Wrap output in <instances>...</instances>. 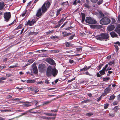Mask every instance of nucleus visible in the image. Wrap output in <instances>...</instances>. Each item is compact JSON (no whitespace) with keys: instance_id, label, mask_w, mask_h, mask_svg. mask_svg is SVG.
Segmentation results:
<instances>
[{"instance_id":"nucleus-1","label":"nucleus","mask_w":120,"mask_h":120,"mask_svg":"<svg viewBox=\"0 0 120 120\" xmlns=\"http://www.w3.org/2000/svg\"><path fill=\"white\" fill-rule=\"evenodd\" d=\"M57 71L55 68L49 66L48 67L46 71V75L48 77L50 76L51 75L55 77L57 74Z\"/></svg>"},{"instance_id":"nucleus-2","label":"nucleus","mask_w":120,"mask_h":120,"mask_svg":"<svg viewBox=\"0 0 120 120\" xmlns=\"http://www.w3.org/2000/svg\"><path fill=\"white\" fill-rule=\"evenodd\" d=\"M110 22V19L106 17L102 18L100 21V23L102 25H107Z\"/></svg>"},{"instance_id":"nucleus-3","label":"nucleus","mask_w":120,"mask_h":120,"mask_svg":"<svg viewBox=\"0 0 120 120\" xmlns=\"http://www.w3.org/2000/svg\"><path fill=\"white\" fill-rule=\"evenodd\" d=\"M85 21L87 23L90 24H95L96 23L97 21L93 18L90 17H86Z\"/></svg>"},{"instance_id":"nucleus-4","label":"nucleus","mask_w":120,"mask_h":120,"mask_svg":"<svg viewBox=\"0 0 120 120\" xmlns=\"http://www.w3.org/2000/svg\"><path fill=\"white\" fill-rule=\"evenodd\" d=\"M4 18L5 20L7 22L9 20L11 17L10 13L6 12L4 14Z\"/></svg>"},{"instance_id":"nucleus-5","label":"nucleus","mask_w":120,"mask_h":120,"mask_svg":"<svg viewBox=\"0 0 120 120\" xmlns=\"http://www.w3.org/2000/svg\"><path fill=\"white\" fill-rule=\"evenodd\" d=\"M103 41H107L109 39V35L107 33H102Z\"/></svg>"},{"instance_id":"nucleus-6","label":"nucleus","mask_w":120,"mask_h":120,"mask_svg":"<svg viewBox=\"0 0 120 120\" xmlns=\"http://www.w3.org/2000/svg\"><path fill=\"white\" fill-rule=\"evenodd\" d=\"M108 64H106L105 67L103 68L102 70L99 71L100 74L101 75H102L105 74V72L107 70L106 68L108 67Z\"/></svg>"},{"instance_id":"nucleus-7","label":"nucleus","mask_w":120,"mask_h":120,"mask_svg":"<svg viewBox=\"0 0 120 120\" xmlns=\"http://www.w3.org/2000/svg\"><path fill=\"white\" fill-rule=\"evenodd\" d=\"M36 22V21L34 19H32L31 21H30L29 20L27 22L25 25H29L30 26H32L34 23H35Z\"/></svg>"},{"instance_id":"nucleus-8","label":"nucleus","mask_w":120,"mask_h":120,"mask_svg":"<svg viewBox=\"0 0 120 120\" xmlns=\"http://www.w3.org/2000/svg\"><path fill=\"white\" fill-rule=\"evenodd\" d=\"M46 61L50 64L54 65L55 64V63L54 61L52 59L50 58H48L46 59Z\"/></svg>"},{"instance_id":"nucleus-9","label":"nucleus","mask_w":120,"mask_h":120,"mask_svg":"<svg viewBox=\"0 0 120 120\" xmlns=\"http://www.w3.org/2000/svg\"><path fill=\"white\" fill-rule=\"evenodd\" d=\"M45 65L44 64H40L38 66V69L41 71H43L45 70Z\"/></svg>"},{"instance_id":"nucleus-10","label":"nucleus","mask_w":120,"mask_h":120,"mask_svg":"<svg viewBox=\"0 0 120 120\" xmlns=\"http://www.w3.org/2000/svg\"><path fill=\"white\" fill-rule=\"evenodd\" d=\"M46 4L44 3L41 7L42 12L43 13L45 12L47 10L48 8L46 7Z\"/></svg>"},{"instance_id":"nucleus-11","label":"nucleus","mask_w":120,"mask_h":120,"mask_svg":"<svg viewBox=\"0 0 120 120\" xmlns=\"http://www.w3.org/2000/svg\"><path fill=\"white\" fill-rule=\"evenodd\" d=\"M5 6L4 3L3 2H0V10L3 9ZM2 15V13L0 11V15Z\"/></svg>"},{"instance_id":"nucleus-12","label":"nucleus","mask_w":120,"mask_h":120,"mask_svg":"<svg viewBox=\"0 0 120 120\" xmlns=\"http://www.w3.org/2000/svg\"><path fill=\"white\" fill-rule=\"evenodd\" d=\"M98 40L100 41H103L102 33L100 35H97L95 37Z\"/></svg>"},{"instance_id":"nucleus-13","label":"nucleus","mask_w":120,"mask_h":120,"mask_svg":"<svg viewBox=\"0 0 120 120\" xmlns=\"http://www.w3.org/2000/svg\"><path fill=\"white\" fill-rule=\"evenodd\" d=\"M111 90V88H107L105 90V93L103 94V96L106 95Z\"/></svg>"},{"instance_id":"nucleus-14","label":"nucleus","mask_w":120,"mask_h":120,"mask_svg":"<svg viewBox=\"0 0 120 120\" xmlns=\"http://www.w3.org/2000/svg\"><path fill=\"white\" fill-rule=\"evenodd\" d=\"M42 14L41 11V9L40 8L38 10L36 14V16L37 17H39L42 15Z\"/></svg>"},{"instance_id":"nucleus-15","label":"nucleus","mask_w":120,"mask_h":120,"mask_svg":"<svg viewBox=\"0 0 120 120\" xmlns=\"http://www.w3.org/2000/svg\"><path fill=\"white\" fill-rule=\"evenodd\" d=\"M115 44H116V45H114V46L116 48V51H117L118 50L119 48L118 46L116 45L117 44H118L119 45H120V42H119V41H117L115 43Z\"/></svg>"},{"instance_id":"nucleus-16","label":"nucleus","mask_w":120,"mask_h":120,"mask_svg":"<svg viewBox=\"0 0 120 120\" xmlns=\"http://www.w3.org/2000/svg\"><path fill=\"white\" fill-rule=\"evenodd\" d=\"M110 34L111 37L112 38L117 37V34L114 32H111Z\"/></svg>"},{"instance_id":"nucleus-17","label":"nucleus","mask_w":120,"mask_h":120,"mask_svg":"<svg viewBox=\"0 0 120 120\" xmlns=\"http://www.w3.org/2000/svg\"><path fill=\"white\" fill-rule=\"evenodd\" d=\"M44 3L46 4V7L48 9L49 8L50 5H51V2H49V1H47L45 3Z\"/></svg>"},{"instance_id":"nucleus-18","label":"nucleus","mask_w":120,"mask_h":120,"mask_svg":"<svg viewBox=\"0 0 120 120\" xmlns=\"http://www.w3.org/2000/svg\"><path fill=\"white\" fill-rule=\"evenodd\" d=\"M62 34L63 36L64 37H67L71 35V34L70 33H68L67 32H63L62 33Z\"/></svg>"},{"instance_id":"nucleus-19","label":"nucleus","mask_w":120,"mask_h":120,"mask_svg":"<svg viewBox=\"0 0 120 120\" xmlns=\"http://www.w3.org/2000/svg\"><path fill=\"white\" fill-rule=\"evenodd\" d=\"M35 81L34 79L33 80H28L26 82L27 83H33L35 82Z\"/></svg>"},{"instance_id":"nucleus-20","label":"nucleus","mask_w":120,"mask_h":120,"mask_svg":"<svg viewBox=\"0 0 120 120\" xmlns=\"http://www.w3.org/2000/svg\"><path fill=\"white\" fill-rule=\"evenodd\" d=\"M82 23H83V22L85 20V14L83 13H82Z\"/></svg>"},{"instance_id":"nucleus-21","label":"nucleus","mask_w":120,"mask_h":120,"mask_svg":"<svg viewBox=\"0 0 120 120\" xmlns=\"http://www.w3.org/2000/svg\"><path fill=\"white\" fill-rule=\"evenodd\" d=\"M114 28V26L113 25H112L110 26L108 28V30L111 31L112 30H113Z\"/></svg>"},{"instance_id":"nucleus-22","label":"nucleus","mask_w":120,"mask_h":120,"mask_svg":"<svg viewBox=\"0 0 120 120\" xmlns=\"http://www.w3.org/2000/svg\"><path fill=\"white\" fill-rule=\"evenodd\" d=\"M44 114L46 116H55V114L52 115L51 113H48L45 112L44 113Z\"/></svg>"},{"instance_id":"nucleus-23","label":"nucleus","mask_w":120,"mask_h":120,"mask_svg":"<svg viewBox=\"0 0 120 120\" xmlns=\"http://www.w3.org/2000/svg\"><path fill=\"white\" fill-rule=\"evenodd\" d=\"M33 71L34 73H36L38 72L37 68L36 67H34L33 69Z\"/></svg>"},{"instance_id":"nucleus-24","label":"nucleus","mask_w":120,"mask_h":120,"mask_svg":"<svg viewBox=\"0 0 120 120\" xmlns=\"http://www.w3.org/2000/svg\"><path fill=\"white\" fill-rule=\"evenodd\" d=\"M41 117L43 119H45L47 120H49L51 119V117H48L46 116H42Z\"/></svg>"},{"instance_id":"nucleus-25","label":"nucleus","mask_w":120,"mask_h":120,"mask_svg":"<svg viewBox=\"0 0 120 120\" xmlns=\"http://www.w3.org/2000/svg\"><path fill=\"white\" fill-rule=\"evenodd\" d=\"M62 10L61 8H60L57 10L56 12V15L58 16L60 14V12Z\"/></svg>"},{"instance_id":"nucleus-26","label":"nucleus","mask_w":120,"mask_h":120,"mask_svg":"<svg viewBox=\"0 0 120 120\" xmlns=\"http://www.w3.org/2000/svg\"><path fill=\"white\" fill-rule=\"evenodd\" d=\"M102 27V26L101 25H96V28L97 29H100Z\"/></svg>"},{"instance_id":"nucleus-27","label":"nucleus","mask_w":120,"mask_h":120,"mask_svg":"<svg viewBox=\"0 0 120 120\" xmlns=\"http://www.w3.org/2000/svg\"><path fill=\"white\" fill-rule=\"evenodd\" d=\"M115 98V96L114 95H112L110 96L109 98V100H112Z\"/></svg>"},{"instance_id":"nucleus-28","label":"nucleus","mask_w":120,"mask_h":120,"mask_svg":"<svg viewBox=\"0 0 120 120\" xmlns=\"http://www.w3.org/2000/svg\"><path fill=\"white\" fill-rule=\"evenodd\" d=\"M115 30L116 32L119 34V35L120 36V30L116 29H115Z\"/></svg>"},{"instance_id":"nucleus-29","label":"nucleus","mask_w":120,"mask_h":120,"mask_svg":"<svg viewBox=\"0 0 120 120\" xmlns=\"http://www.w3.org/2000/svg\"><path fill=\"white\" fill-rule=\"evenodd\" d=\"M28 62H29L30 63L28 64L27 65H26V66L34 62V60H28Z\"/></svg>"},{"instance_id":"nucleus-30","label":"nucleus","mask_w":120,"mask_h":120,"mask_svg":"<svg viewBox=\"0 0 120 120\" xmlns=\"http://www.w3.org/2000/svg\"><path fill=\"white\" fill-rule=\"evenodd\" d=\"M66 18H65L64 19L62 18L59 21V23H60L62 22H63L66 19Z\"/></svg>"},{"instance_id":"nucleus-31","label":"nucleus","mask_w":120,"mask_h":120,"mask_svg":"<svg viewBox=\"0 0 120 120\" xmlns=\"http://www.w3.org/2000/svg\"><path fill=\"white\" fill-rule=\"evenodd\" d=\"M54 31L53 30L49 31L48 32H46V34H47V35H48L52 33H53V32Z\"/></svg>"},{"instance_id":"nucleus-32","label":"nucleus","mask_w":120,"mask_h":120,"mask_svg":"<svg viewBox=\"0 0 120 120\" xmlns=\"http://www.w3.org/2000/svg\"><path fill=\"white\" fill-rule=\"evenodd\" d=\"M114 61H110L108 63V64L109 65H110L114 64Z\"/></svg>"},{"instance_id":"nucleus-33","label":"nucleus","mask_w":120,"mask_h":120,"mask_svg":"<svg viewBox=\"0 0 120 120\" xmlns=\"http://www.w3.org/2000/svg\"><path fill=\"white\" fill-rule=\"evenodd\" d=\"M68 3L67 2H64L63 3L62 5H63V6H65V5H68Z\"/></svg>"},{"instance_id":"nucleus-34","label":"nucleus","mask_w":120,"mask_h":120,"mask_svg":"<svg viewBox=\"0 0 120 120\" xmlns=\"http://www.w3.org/2000/svg\"><path fill=\"white\" fill-rule=\"evenodd\" d=\"M93 113L92 112H90L86 114V115L87 116H91L93 115Z\"/></svg>"},{"instance_id":"nucleus-35","label":"nucleus","mask_w":120,"mask_h":120,"mask_svg":"<svg viewBox=\"0 0 120 120\" xmlns=\"http://www.w3.org/2000/svg\"><path fill=\"white\" fill-rule=\"evenodd\" d=\"M91 28L94 29L96 28V25H91L90 26Z\"/></svg>"},{"instance_id":"nucleus-36","label":"nucleus","mask_w":120,"mask_h":120,"mask_svg":"<svg viewBox=\"0 0 120 120\" xmlns=\"http://www.w3.org/2000/svg\"><path fill=\"white\" fill-rule=\"evenodd\" d=\"M22 26V24H20L16 28V29H20Z\"/></svg>"},{"instance_id":"nucleus-37","label":"nucleus","mask_w":120,"mask_h":120,"mask_svg":"<svg viewBox=\"0 0 120 120\" xmlns=\"http://www.w3.org/2000/svg\"><path fill=\"white\" fill-rule=\"evenodd\" d=\"M118 109V108L117 106L115 107L113 109V110H114L115 112H116Z\"/></svg>"},{"instance_id":"nucleus-38","label":"nucleus","mask_w":120,"mask_h":120,"mask_svg":"<svg viewBox=\"0 0 120 120\" xmlns=\"http://www.w3.org/2000/svg\"><path fill=\"white\" fill-rule=\"evenodd\" d=\"M104 16V14L102 13V12H99V16L100 17H102L103 16Z\"/></svg>"},{"instance_id":"nucleus-39","label":"nucleus","mask_w":120,"mask_h":120,"mask_svg":"<svg viewBox=\"0 0 120 120\" xmlns=\"http://www.w3.org/2000/svg\"><path fill=\"white\" fill-rule=\"evenodd\" d=\"M103 64H100L99 65L98 67V70H100L101 69V68L102 67V66H103Z\"/></svg>"},{"instance_id":"nucleus-40","label":"nucleus","mask_w":120,"mask_h":120,"mask_svg":"<svg viewBox=\"0 0 120 120\" xmlns=\"http://www.w3.org/2000/svg\"><path fill=\"white\" fill-rule=\"evenodd\" d=\"M6 79V78H5L4 77L0 78V83L1 82H2V80Z\"/></svg>"},{"instance_id":"nucleus-41","label":"nucleus","mask_w":120,"mask_h":120,"mask_svg":"<svg viewBox=\"0 0 120 120\" xmlns=\"http://www.w3.org/2000/svg\"><path fill=\"white\" fill-rule=\"evenodd\" d=\"M66 47H68L71 46V44L68 42H67L66 43Z\"/></svg>"},{"instance_id":"nucleus-42","label":"nucleus","mask_w":120,"mask_h":120,"mask_svg":"<svg viewBox=\"0 0 120 120\" xmlns=\"http://www.w3.org/2000/svg\"><path fill=\"white\" fill-rule=\"evenodd\" d=\"M23 105L24 107H29V106H30L32 105H30V104H26Z\"/></svg>"},{"instance_id":"nucleus-43","label":"nucleus","mask_w":120,"mask_h":120,"mask_svg":"<svg viewBox=\"0 0 120 120\" xmlns=\"http://www.w3.org/2000/svg\"><path fill=\"white\" fill-rule=\"evenodd\" d=\"M50 102L49 101L45 102H43V104L44 105H46L47 104L49 103Z\"/></svg>"},{"instance_id":"nucleus-44","label":"nucleus","mask_w":120,"mask_h":120,"mask_svg":"<svg viewBox=\"0 0 120 120\" xmlns=\"http://www.w3.org/2000/svg\"><path fill=\"white\" fill-rule=\"evenodd\" d=\"M109 115L112 117H113L114 116L115 114L114 113H109Z\"/></svg>"},{"instance_id":"nucleus-45","label":"nucleus","mask_w":120,"mask_h":120,"mask_svg":"<svg viewBox=\"0 0 120 120\" xmlns=\"http://www.w3.org/2000/svg\"><path fill=\"white\" fill-rule=\"evenodd\" d=\"M36 83L37 84H41V83H43V82L41 81H37V82H36Z\"/></svg>"},{"instance_id":"nucleus-46","label":"nucleus","mask_w":120,"mask_h":120,"mask_svg":"<svg viewBox=\"0 0 120 120\" xmlns=\"http://www.w3.org/2000/svg\"><path fill=\"white\" fill-rule=\"evenodd\" d=\"M108 105L109 104H105V106L104 107V109H107L108 108Z\"/></svg>"},{"instance_id":"nucleus-47","label":"nucleus","mask_w":120,"mask_h":120,"mask_svg":"<svg viewBox=\"0 0 120 120\" xmlns=\"http://www.w3.org/2000/svg\"><path fill=\"white\" fill-rule=\"evenodd\" d=\"M38 32H33L31 33V34L33 35H35L37 34Z\"/></svg>"},{"instance_id":"nucleus-48","label":"nucleus","mask_w":120,"mask_h":120,"mask_svg":"<svg viewBox=\"0 0 120 120\" xmlns=\"http://www.w3.org/2000/svg\"><path fill=\"white\" fill-rule=\"evenodd\" d=\"M86 67L84 68H82V69H80L81 71H85L86 70Z\"/></svg>"},{"instance_id":"nucleus-49","label":"nucleus","mask_w":120,"mask_h":120,"mask_svg":"<svg viewBox=\"0 0 120 120\" xmlns=\"http://www.w3.org/2000/svg\"><path fill=\"white\" fill-rule=\"evenodd\" d=\"M20 102L21 103H25V104L30 103H31V102H28V101H26V102H23V101H22V102L20 101Z\"/></svg>"},{"instance_id":"nucleus-50","label":"nucleus","mask_w":120,"mask_h":120,"mask_svg":"<svg viewBox=\"0 0 120 120\" xmlns=\"http://www.w3.org/2000/svg\"><path fill=\"white\" fill-rule=\"evenodd\" d=\"M58 37H57V36H53L51 37V38L52 39H55L56 38H57Z\"/></svg>"},{"instance_id":"nucleus-51","label":"nucleus","mask_w":120,"mask_h":120,"mask_svg":"<svg viewBox=\"0 0 120 120\" xmlns=\"http://www.w3.org/2000/svg\"><path fill=\"white\" fill-rule=\"evenodd\" d=\"M91 1L94 3H95L98 0H90Z\"/></svg>"},{"instance_id":"nucleus-52","label":"nucleus","mask_w":120,"mask_h":120,"mask_svg":"<svg viewBox=\"0 0 120 120\" xmlns=\"http://www.w3.org/2000/svg\"><path fill=\"white\" fill-rule=\"evenodd\" d=\"M74 37V35H73L71 36L69 38V40H71Z\"/></svg>"},{"instance_id":"nucleus-53","label":"nucleus","mask_w":120,"mask_h":120,"mask_svg":"<svg viewBox=\"0 0 120 120\" xmlns=\"http://www.w3.org/2000/svg\"><path fill=\"white\" fill-rule=\"evenodd\" d=\"M6 76L8 77H11L12 76V75L9 74H7Z\"/></svg>"},{"instance_id":"nucleus-54","label":"nucleus","mask_w":120,"mask_h":120,"mask_svg":"<svg viewBox=\"0 0 120 120\" xmlns=\"http://www.w3.org/2000/svg\"><path fill=\"white\" fill-rule=\"evenodd\" d=\"M16 67V65H13V66H11L9 67V68H13L14 67Z\"/></svg>"},{"instance_id":"nucleus-55","label":"nucleus","mask_w":120,"mask_h":120,"mask_svg":"<svg viewBox=\"0 0 120 120\" xmlns=\"http://www.w3.org/2000/svg\"><path fill=\"white\" fill-rule=\"evenodd\" d=\"M5 66H0V69H2L5 67Z\"/></svg>"},{"instance_id":"nucleus-56","label":"nucleus","mask_w":120,"mask_h":120,"mask_svg":"<svg viewBox=\"0 0 120 120\" xmlns=\"http://www.w3.org/2000/svg\"><path fill=\"white\" fill-rule=\"evenodd\" d=\"M21 98H15L14 99V100L15 101H20L21 100Z\"/></svg>"},{"instance_id":"nucleus-57","label":"nucleus","mask_w":120,"mask_h":120,"mask_svg":"<svg viewBox=\"0 0 120 120\" xmlns=\"http://www.w3.org/2000/svg\"><path fill=\"white\" fill-rule=\"evenodd\" d=\"M85 7L88 8H89L90 7V6H89V5H88L87 4H85Z\"/></svg>"},{"instance_id":"nucleus-58","label":"nucleus","mask_w":120,"mask_h":120,"mask_svg":"<svg viewBox=\"0 0 120 120\" xmlns=\"http://www.w3.org/2000/svg\"><path fill=\"white\" fill-rule=\"evenodd\" d=\"M69 62L71 64H72L73 63L74 61L73 60H69Z\"/></svg>"},{"instance_id":"nucleus-59","label":"nucleus","mask_w":120,"mask_h":120,"mask_svg":"<svg viewBox=\"0 0 120 120\" xmlns=\"http://www.w3.org/2000/svg\"><path fill=\"white\" fill-rule=\"evenodd\" d=\"M73 4L74 5H76L77 4V0H75L73 3Z\"/></svg>"},{"instance_id":"nucleus-60","label":"nucleus","mask_w":120,"mask_h":120,"mask_svg":"<svg viewBox=\"0 0 120 120\" xmlns=\"http://www.w3.org/2000/svg\"><path fill=\"white\" fill-rule=\"evenodd\" d=\"M109 79V77H108L105 78H104V81H107Z\"/></svg>"},{"instance_id":"nucleus-61","label":"nucleus","mask_w":120,"mask_h":120,"mask_svg":"<svg viewBox=\"0 0 120 120\" xmlns=\"http://www.w3.org/2000/svg\"><path fill=\"white\" fill-rule=\"evenodd\" d=\"M28 112H30V113H38V112H31L30 111V110H29L28 111Z\"/></svg>"},{"instance_id":"nucleus-62","label":"nucleus","mask_w":120,"mask_h":120,"mask_svg":"<svg viewBox=\"0 0 120 120\" xmlns=\"http://www.w3.org/2000/svg\"><path fill=\"white\" fill-rule=\"evenodd\" d=\"M26 13V11L24 12L23 13H22V17H23L25 15Z\"/></svg>"},{"instance_id":"nucleus-63","label":"nucleus","mask_w":120,"mask_h":120,"mask_svg":"<svg viewBox=\"0 0 120 120\" xmlns=\"http://www.w3.org/2000/svg\"><path fill=\"white\" fill-rule=\"evenodd\" d=\"M35 92H37L39 91V90H38V89L37 88H35Z\"/></svg>"},{"instance_id":"nucleus-64","label":"nucleus","mask_w":120,"mask_h":120,"mask_svg":"<svg viewBox=\"0 0 120 120\" xmlns=\"http://www.w3.org/2000/svg\"><path fill=\"white\" fill-rule=\"evenodd\" d=\"M118 102L117 101H115L113 102V105H116L117 104Z\"/></svg>"}]
</instances>
